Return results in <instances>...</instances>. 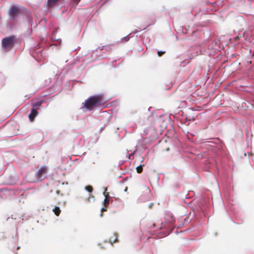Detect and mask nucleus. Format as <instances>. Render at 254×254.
I'll use <instances>...</instances> for the list:
<instances>
[{
	"label": "nucleus",
	"instance_id": "obj_1",
	"mask_svg": "<svg viewBox=\"0 0 254 254\" xmlns=\"http://www.w3.org/2000/svg\"><path fill=\"white\" fill-rule=\"evenodd\" d=\"M83 107L87 110L92 111L94 108L99 107L103 104V97L102 95H94L89 97L84 103Z\"/></svg>",
	"mask_w": 254,
	"mask_h": 254
},
{
	"label": "nucleus",
	"instance_id": "obj_2",
	"mask_svg": "<svg viewBox=\"0 0 254 254\" xmlns=\"http://www.w3.org/2000/svg\"><path fill=\"white\" fill-rule=\"evenodd\" d=\"M15 38L13 36H9L2 39L1 45L5 50L11 49L14 46Z\"/></svg>",
	"mask_w": 254,
	"mask_h": 254
},
{
	"label": "nucleus",
	"instance_id": "obj_3",
	"mask_svg": "<svg viewBox=\"0 0 254 254\" xmlns=\"http://www.w3.org/2000/svg\"><path fill=\"white\" fill-rule=\"evenodd\" d=\"M47 172L48 168L47 166H43L41 167L35 175L37 181H40L43 176L45 175Z\"/></svg>",
	"mask_w": 254,
	"mask_h": 254
},
{
	"label": "nucleus",
	"instance_id": "obj_4",
	"mask_svg": "<svg viewBox=\"0 0 254 254\" xmlns=\"http://www.w3.org/2000/svg\"><path fill=\"white\" fill-rule=\"evenodd\" d=\"M20 9L16 6H12L10 9L9 14L10 16L14 19L15 16L19 13Z\"/></svg>",
	"mask_w": 254,
	"mask_h": 254
},
{
	"label": "nucleus",
	"instance_id": "obj_5",
	"mask_svg": "<svg viewBox=\"0 0 254 254\" xmlns=\"http://www.w3.org/2000/svg\"><path fill=\"white\" fill-rule=\"evenodd\" d=\"M38 113L35 108H32L30 114L29 115V119L31 122H33L35 118L37 116Z\"/></svg>",
	"mask_w": 254,
	"mask_h": 254
},
{
	"label": "nucleus",
	"instance_id": "obj_6",
	"mask_svg": "<svg viewBox=\"0 0 254 254\" xmlns=\"http://www.w3.org/2000/svg\"><path fill=\"white\" fill-rule=\"evenodd\" d=\"M107 190V189L106 188L105 190L103 193V194L105 196V198L104 199V204H103L105 207H107L109 205V201H110L109 198V193L106 192Z\"/></svg>",
	"mask_w": 254,
	"mask_h": 254
},
{
	"label": "nucleus",
	"instance_id": "obj_7",
	"mask_svg": "<svg viewBox=\"0 0 254 254\" xmlns=\"http://www.w3.org/2000/svg\"><path fill=\"white\" fill-rule=\"evenodd\" d=\"M109 242L112 245H113V243L118 242L117 234L114 233L109 238Z\"/></svg>",
	"mask_w": 254,
	"mask_h": 254
},
{
	"label": "nucleus",
	"instance_id": "obj_8",
	"mask_svg": "<svg viewBox=\"0 0 254 254\" xmlns=\"http://www.w3.org/2000/svg\"><path fill=\"white\" fill-rule=\"evenodd\" d=\"M59 0H48L47 1V5L49 7H52L55 5V4L59 1Z\"/></svg>",
	"mask_w": 254,
	"mask_h": 254
},
{
	"label": "nucleus",
	"instance_id": "obj_9",
	"mask_svg": "<svg viewBox=\"0 0 254 254\" xmlns=\"http://www.w3.org/2000/svg\"><path fill=\"white\" fill-rule=\"evenodd\" d=\"M53 212L56 216H58L60 214L61 210L59 207L56 206L53 209Z\"/></svg>",
	"mask_w": 254,
	"mask_h": 254
},
{
	"label": "nucleus",
	"instance_id": "obj_10",
	"mask_svg": "<svg viewBox=\"0 0 254 254\" xmlns=\"http://www.w3.org/2000/svg\"><path fill=\"white\" fill-rule=\"evenodd\" d=\"M41 105H42V103L41 102H37L34 103L33 104V105H32L33 107V108H35L37 110L41 106Z\"/></svg>",
	"mask_w": 254,
	"mask_h": 254
},
{
	"label": "nucleus",
	"instance_id": "obj_11",
	"mask_svg": "<svg viewBox=\"0 0 254 254\" xmlns=\"http://www.w3.org/2000/svg\"><path fill=\"white\" fill-rule=\"evenodd\" d=\"M244 35H245V32H244L243 34H239L235 38H234V41H238L239 39H240L241 38H243L244 37Z\"/></svg>",
	"mask_w": 254,
	"mask_h": 254
},
{
	"label": "nucleus",
	"instance_id": "obj_12",
	"mask_svg": "<svg viewBox=\"0 0 254 254\" xmlns=\"http://www.w3.org/2000/svg\"><path fill=\"white\" fill-rule=\"evenodd\" d=\"M143 165H139L136 167V172L138 173H141L143 171Z\"/></svg>",
	"mask_w": 254,
	"mask_h": 254
},
{
	"label": "nucleus",
	"instance_id": "obj_13",
	"mask_svg": "<svg viewBox=\"0 0 254 254\" xmlns=\"http://www.w3.org/2000/svg\"><path fill=\"white\" fill-rule=\"evenodd\" d=\"M85 190L89 192L93 191V188L91 186H87L85 187Z\"/></svg>",
	"mask_w": 254,
	"mask_h": 254
},
{
	"label": "nucleus",
	"instance_id": "obj_14",
	"mask_svg": "<svg viewBox=\"0 0 254 254\" xmlns=\"http://www.w3.org/2000/svg\"><path fill=\"white\" fill-rule=\"evenodd\" d=\"M165 52H162V51H158V55L159 57L162 56L163 54H164Z\"/></svg>",
	"mask_w": 254,
	"mask_h": 254
},
{
	"label": "nucleus",
	"instance_id": "obj_15",
	"mask_svg": "<svg viewBox=\"0 0 254 254\" xmlns=\"http://www.w3.org/2000/svg\"><path fill=\"white\" fill-rule=\"evenodd\" d=\"M106 207H103L102 209H101V212H103L104 211H106L107 210L106 209Z\"/></svg>",
	"mask_w": 254,
	"mask_h": 254
},
{
	"label": "nucleus",
	"instance_id": "obj_16",
	"mask_svg": "<svg viewBox=\"0 0 254 254\" xmlns=\"http://www.w3.org/2000/svg\"><path fill=\"white\" fill-rule=\"evenodd\" d=\"M57 194H61V192H60V190H57Z\"/></svg>",
	"mask_w": 254,
	"mask_h": 254
}]
</instances>
